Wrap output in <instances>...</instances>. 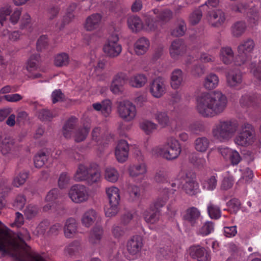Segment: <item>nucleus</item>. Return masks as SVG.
<instances>
[{"mask_svg":"<svg viewBox=\"0 0 261 261\" xmlns=\"http://www.w3.org/2000/svg\"><path fill=\"white\" fill-rule=\"evenodd\" d=\"M76 123L77 119L73 117H72L66 122L63 127V134L65 138H70L71 137L72 130Z\"/></svg>","mask_w":261,"mask_h":261,"instance_id":"nucleus-34","label":"nucleus"},{"mask_svg":"<svg viewBox=\"0 0 261 261\" xmlns=\"http://www.w3.org/2000/svg\"><path fill=\"white\" fill-rule=\"evenodd\" d=\"M77 224L76 220L72 218L66 220L64 227V232L66 238H71L77 231Z\"/></svg>","mask_w":261,"mask_h":261,"instance_id":"nucleus-24","label":"nucleus"},{"mask_svg":"<svg viewBox=\"0 0 261 261\" xmlns=\"http://www.w3.org/2000/svg\"><path fill=\"white\" fill-rule=\"evenodd\" d=\"M128 192L129 195V199L132 201L137 200L140 196L139 188L135 185H130L128 188Z\"/></svg>","mask_w":261,"mask_h":261,"instance_id":"nucleus-52","label":"nucleus"},{"mask_svg":"<svg viewBox=\"0 0 261 261\" xmlns=\"http://www.w3.org/2000/svg\"><path fill=\"white\" fill-rule=\"evenodd\" d=\"M238 129L237 123L231 120H220L212 129L213 137L220 141L228 140L235 134Z\"/></svg>","mask_w":261,"mask_h":261,"instance_id":"nucleus-4","label":"nucleus"},{"mask_svg":"<svg viewBox=\"0 0 261 261\" xmlns=\"http://www.w3.org/2000/svg\"><path fill=\"white\" fill-rule=\"evenodd\" d=\"M206 17L209 23L215 28L221 26L225 20L224 13L219 9L208 11Z\"/></svg>","mask_w":261,"mask_h":261,"instance_id":"nucleus-14","label":"nucleus"},{"mask_svg":"<svg viewBox=\"0 0 261 261\" xmlns=\"http://www.w3.org/2000/svg\"><path fill=\"white\" fill-rule=\"evenodd\" d=\"M153 12L154 14L156 15V17L159 20L164 22L170 20L172 17V11L168 9L160 10L158 9H155L153 10Z\"/></svg>","mask_w":261,"mask_h":261,"instance_id":"nucleus-37","label":"nucleus"},{"mask_svg":"<svg viewBox=\"0 0 261 261\" xmlns=\"http://www.w3.org/2000/svg\"><path fill=\"white\" fill-rule=\"evenodd\" d=\"M90 130V127L88 126L79 128L74 134V141L76 142L83 141L86 138Z\"/></svg>","mask_w":261,"mask_h":261,"instance_id":"nucleus-43","label":"nucleus"},{"mask_svg":"<svg viewBox=\"0 0 261 261\" xmlns=\"http://www.w3.org/2000/svg\"><path fill=\"white\" fill-rule=\"evenodd\" d=\"M186 30L187 27L185 22L183 20H180L178 22L177 27L171 32V35L174 37L182 36Z\"/></svg>","mask_w":261,"mask_h":261,"instance_id":"nucleus-46","label":"nucleus"},{"mask_svg":"<svg viewBox=\"0 0 261 261\" xmlns=\"http://www.w3.org/2000/svg\"><path fill=\"white\" fill-rule=\"evenodd\" d=\"M14 141L10 138L0 136V151L5 156H9L14 149Z\"/></svg>","mask_w":261,"mask_h":261,"instance_id":"nucleus-19","label":"nucleus"},{"mask_svg":"<svg viewBox=\"0 0 261 261\" xmlns=\"http://www.w3.org/2000/svg\"><path fill=\"white\" fill-rule=\"evenodd\" d=\"M92 107L95 110L100 111L105 117L108 116L112 111V102L109 99L104 100L101 103H94Z\"/></svg>","mask_w":261,"mask_h":261,"instance_id":"nucleus-25","label":"nucleus"},{"mask_svg":"<svg viewBox=\"0 0 261 261\" xmlns=\"http://www.w3.org/2000/svg\"><path fill=\"white\" fill-rule=\"evenodd\" d=\"M183 80L182 72L180 69L174 70L171 76V86L174 89H177L181 85Z\"/></svg>","mask_w":261,"mask_h":261,"instance_id":"nucleus-33","label":"nucleus"},{"mask_svg":"<svg viewBox=\"0 0 261 261\" xmlns=\"http://www.w3.org/2000/svg\"><path fill=\"white\" fill-rule=\"evenodd\" d=\"M185 51L186 46L182 39H177L172 42L170 48V53L172 58H177L178 56L183 54Z\"/></svg>","mask_w":261,"mask_h":261,"instance_id":"nucleus-22","label":"nucleus"},{"mask_svg":"<svg viewBox=\"0 0 261 261\" xmlns=\"http://www.w3.org/2000/svg\"><path fill=\"white\" fill-rule=\"evenodd\" d=\"M254 130L252 125L248 123L242 125L239 135L235 138L234 142L238 145L246 146L253 142Z\"/></svg>","mask_w":261,"mask_h":261,"instance_id":"nucleus-9","label":"nucleus"},{"mask_svg":"<svg viewBox=\"0 0 261 261\" xmlns=\"http://www.w3.org/2000/svg\"><path fill=\"white\" fill-rule=\"evenodd\" d=\"M169 199L168 189H164L162 194L160 195L159 198L154 202V206L158 210V208L164 206Z\"/></svg>","mask_w":261,"mask_h":261,"instance_id":"nucleus-45","label":"nucleus"},{"mask_svg":"<svg viewBox=\"0 0 261 261\" xmlns=\"http://www.w3.org/2000/svg\"><path fill=\"white\" fill-rule=\"evenodd\" d=\"M70 177L66 172L62 173L59 178L58 185L60 188H65L70 182Z\"/></svg>","mask_w":261,"mask_h":261,"instance_id":"nucleus-57","label":"nucleus"},{"mask_svg":"<svg viewBox=\"0 0 261 261\" xmlns=\"http://www.w3.org/2000/svg\"><path fill=\"white\" fill-rule=\"evenodd\" d=\"M149 46V40L144 37L141 38L134 45L135 51L138 55H143L147 50Z\"/></svg>","mask_w":261,"mask_h":261,"instance_id":"nucleus-29","label":"nucleus"},{"mask_svg":"<svg viewBox=\"0 0 261 261\" xmlns=\"http://www.w3.org/2000/svg\"><path fill=\"white\" fill-rule=\"evenodd\" d=\"M196 110L204 118H211L222 114L227 105V98L221 92H203L196 99Z\"/></svg>","mask_w":261,"mask_h":261,"instance_id":"nucleus-1","label":"nucleus"},{"mask_svg":"<svg viewBox=\"0 0 261 261\" xmlns=\"http://www.w3.org/2000/svg\"><path fill=\"white\" fill-rule=\"evenodd\" d=\"M119 37L116 34H112L103 47V50L110 57L118 56L122 50V47L118 43Z\"/></svg>","mask_w":261,"mask_h":261,"instance_id":"nucleus-10","label":"nucleus"},{"mask_svg":"<svg viewBox=\"0 0 261 261\" xmlns=\"http://www.w3.org/2000/svg\"><path fill=\"white\" fill-rule=\"evenodd\" d=\"M219 82L218 76L215 73H210L207 74L203 82L204 87L208 90H212L216 88Z\"/></svg>","mask_w":261,"mask_h":261,"instance_id":"nucleus-28","label":"nucleus"},{"mask_svg":"<svg viewBox=\"0 0 261 261\" xmlns=\"http://www.w3.org/2000/svg\"><path fill=\"white\" fill-rule=\"evenodd\" d=\"M61 197L60 190L57 188H54L48 192L46 196V200L49 202H53Z\"/></svg>","mask_w":261,"mask_h":261,"instance_id":"nucleus-56","label":"nucleus"},{"mask_svg":"<svg viewBox=\"0 0 261 261\" xmlns=\"http://www.w3.org/2000/svg\"><path fill=\"white\" fill-rule=\"evenodd\" d=\"M261 102V95L256 94L250 95L247 94L242 96L240 99V103L243 107H254Z\"/></svg>","mask_w":261,"mask_h":261,"instance_id":"nucleus-17","label":"nucleus"},{"mask_svg":"<svg viewBox=\"0 0 261 261\" xmlns=\"http://www.w3.org/2000/svg\"><path fill=\"white\" fill-rule=\"evenodd\" d=\"M127 81V76L125 73H119L116 74L112 81L117 84H119L123 86Z\"/></svg>","mask_w":261,"mask_h":261,"instance_id":"nucleus-62","label":"nucleus"},{"mask_svg":"<svg viewBox=\"0 0 261 261\" xmlns=\"http://www.w3.org/2000/svg\"><path fill=\"white\" fill-rule=\"evenodd\" d=\"M166 91V81L162 77L155 78L150 84V92L154 97H161L165 93Z\"/></svg>","mask_w":261,"mask_h":261,"instance_id":"nucleus-12","label":"nucleus"},{"mask_svg":"<svg viewBox=\"0 0 261 261\" xmlns=\"http://www.w3.org/2000/svg\"><path fill=\"white\" fill-rule=\"evenodd\" d=\"M55 116L49 110L42 109L38 112V118L41 121H50Z\"/></svg>","mask_w":261,"mask_h":261,"instance_id":"nucleus-58","label":"nucleus"},{"mask_svg":"<svg viewBox=\"0 0 261 261\" xmlns=\"http://www.w3.org/2000/svg\"><path fill=\"white\" fill-rule=\"evenodd\" d=\"M254 47V43L252 39H247L238 47V55L237 60L238 62L236 65L250 64V65H256L255 61H251L250 53Z\"/></svg>","mask_w":261,"mask_h":261,"instance_id":"nucleus-5","label":"nucleus"},{"mask_svg":"<svg viewBox=\"0 0 261 261\" xmlns=\"http://www.w3.org/2000/svg\"><path fill=\"white\" fill-rule=\"evenodd\" d=\"M29 173L23 171L15 176L13 179V185L16 187H19L23 185L28 178Z\"/></svg>","mask_w":261,"mask_h":261,"instance_id":"nucleus-44","label":"nucleus"},{"mask_svg":"<svg viewBox=\"0 0 261 261\" xmlns=\"http://www.w3.org/2000/svg\"><path fill=\"white\" fill-rule=\"evenodd\" d=\"M190 255L197 261H211V251L200 246H193L190 248Z\"/></svg>","mask_w":261,"mask_h":261,"instance_id":"nucleus-11","label":"nucleus"},{"mask_svg":"<svg viewBox=\"0 0 261 261\" xmlns=\"http://www.w3.org/2000/svg\"><path fill=\"white\" fill-rule=\"evenodd\" d=\"M101 219L98 214L93 210H89L84 213L82 218L83 225L89 227L95 222L98 223Z\"/></svg>","mask_w":261,"mask_h":261,"instance_id":"nucleus-18","label":"nucleus"},{"mask_svg":"<svg viewBox=\"0 0 261 261\" xmlns=\"http://www.w3.org/2000/svg\"><path fill=\"white\" fill-rule=\"evenodd\" d=\"M246 15L248 18V20L250 22L254 24L257 21L259 17V13L257 9L252 3L250 4V6L248 8Z\"/></svg>","mask_w":261,"mask_h":261,"instance_id":"nucleus-40","label":"nucleus"},{"mask_svg":"<svg viewBox=\"0 0 261 261\" xmlns=\"http://www.w3.org/2000/svg\"><path fill=\"white\" fill-rule=\"evenodd\" d=\"M128 27L133 32H138L142 28V21L137 16H132L127 19Z\"/></svg>","mask_w":261,"mask_h":261,"instance_id":"nucleus-38","label":"nucleus"},{"mask_svg":"<svg viewBox=\"0 0 261 261\" xmlns=\"http://www.w3.org/2000/svg\"><path fill=\"white\" fill-rule=\"evenodd\" d=\"M104 176L107 181L114 183L118 180L119 173L115 168L108 167L105 169Z\"/></svg>","mask_w":261,"mask_h":261,"instance_id":"nucleus-35","label":"nucleus"},{"mask_svg":"<svg viewBox=\"0 0 261 261\" xmlns=\"http://www.w3.org/2000/svg\"><path fill=\"white\" fill-rule=\"evenodd\" d=\"M64 97V95L61 90H55L51 94L53 103H55L58 101H63Z\"/></svg>","mask_w":261,"mask_h":261,"instance_id":"nucleus-64","label":"nucleus"},{"mask_svg":"<svg viewBox=\"0 0 261 261\" xmlns=\"http://www.w3.org/2000/svg\"><path fill=\"white\" fill-rule=\"evenodd\" d=\"M106 193L110 204H119L120 197L118 188L114 186L108 188L106 189Z\"/></svg>","mask_w":261,"mask_h":261,"instance_id":"nucleus-27","label":"nucleus"},{"mask_svg":"<svg viewBox=\"0 0 261 261\" xmlns=\"http://www.w3.org/2000/svg\"><path fill=\"white\" fill-rule=\"evenodd\" d=\"M126 228L118 224L113 225L111 228V232L114 238L119 239L125 233Z\"/></svg>","mask_w":261,"mask_h":261,"instance_id":"nucleus-49","label":"nucleus"},{"mask_svg":"<svg viewBox=\"0 0 261 261\" xmlns=\"http://www.w3.org/2000/svg\"><path fill=\"white\" fill-rule=\"evenodd\" d=\"M48 45L47 37L45 35H42L38 39L36 43V48L37 51H41L43 49L46 48Z\"/></svg>","mask_w":261,"mask_h":261,"instance_id":"nucleus-61","label":"nucleus"},{"mask_svg":"<svg viewBox=\"0 0 261 261\" xmlns=\"http://www.w3.org/2000/svg\"><path fill=\"white\" fill-rule=\"evenodd\" d=\"M129 175L132 177H137L145 174L147 172L146 165L144 163L130 166L128 169Z\"/></svg>","mask_w":261,"mask_h":261,"instance_id":"nucleus-31","label":"nucleus"},{"mask_svg":"<svg viewBox=\"0 0 261 261\" xmlns=\"http://www.w3.org/2000/svg\"><path fill=\"white\" fill-rule=\"evenodd\" d=\"M147 81L146 76L143 74H138L132 76L128 81L130 86L141 88L145 85Z\"/></svg>","mask_w":261,"mask_h":261,"instance_id":"nucleus-32","label":"nucleus"},{"mask_svg":"<svg viewBox=\"0 0 261 261\" xmlns=\"http://www.w3.org/2000/svg\"><path fill=\"white\" fill-rule=\"evenodd\" d=\"M79 245L77 242H72L67 246L64 249L65 254L69 256H72L79 251Z\"/></svg>","mask_w":261,"mask_h":261,"instance_id":"nucleus-55","label":"nucleus"},{"mask_svg":"<svg viewBox=\"0 0 261 261\" xmlns=\"http://www.w3.org/2000/svg\"><path fill=\"white\" fill-rule=\"evenodd\" d=\"M210 144V140L206 137H200L194 141V147L196 151L204 152L208 149Z\"/></svg>","mask_w":261,"mask_h":261,"instance_id":"nucleus-30","label":"nucleus"},{"mask_svg":"<svg viewBox=\"0 0 261 261\" xmlns=\"http://www.w3.org/2000/svg\"><path fill=\"white\" fill-rule=\"evenodd\" d=\"M189 129L193 133L198 134L203 132L205 129V127L203 122L197 121L191 124L189 126Z\"/></svg>","mask_w":261,"mask_h":261,"instance_id":"nucleus-54","label":"nucleus"},{"mask_svg":"<svg viewBox=\"0 0 261 261\" xmlns=\"http://www.w3.org/2000/svg\"><path fill=\"white\" fill-rule=\"evenodd\" d=\"M253 176V171L247 168L244 171L240 181L245 184L249 183L252 180Z\"/></svg>","mask_w":261,"mask_h":261,"instance_id":"nucleus-59","label":"nucleus"},{"mask_svg":"<svg viewBox=\"0 0 261 261\" xmlns=\"http://www.w3.org/2000/svg\"><path fill=\"white\" fill-rule=\"evenodd\" d=\"M202 187L203 189L208 191L214 190L217 185V179L215 175H212L207 177L201 183Z\"/></svg>","mask_w":261,"mask_h":261,"instance_id":"nucleus-41","label":"nucleus"},{"mask_svg":"<svg viewBox=\"0 0 261 261\" xmlns=\"http://www.w3.org/2000/svg\"><path fill=\"white\" fill-rule=\"evenodd\" d=\"M73 178L75 181H85L88 185H92L100 181L101 174L97 165L80 164Z\"/></svg>","mask_w":261,"mask_h":261,"instance_id":"nucleus-3","label":"nucleus"},{"mask_svg":"<svg viewBox=\"0 0 261 261\" xmlns=\"http://www.w3.org/2000/svg\"><path fill=\"white\" fill-rule=\"evenodd\" d=\"M103 233L104 230L102 226L96 223L89 232V242L93 245L99 244Z\"/></svg>","mask_w":261,"mask_h":261,"instance_id":"nucleus-20","label":"nucleus"},{"mask_svg":"<svg viewBox=\"0 0 261 261\" xmlns=\"http://www.w3.org/2000/svg\"><path fill=\"white\" fill-rule=\"evenodd\" d=\"M182 189L186 193L190 196L195 195L199 192L198 182L194 178H190L188 176H186Z\"/></svg>","mask_w":261,"mask_h":261,"instance_id":"nucleus-21","label":"nucleus"},{"mask_svg":"<svg viewBox=\"0 0 261 261\" xmlns=\"http://www.w3.org/2000/svg\"><path fill=\"white\" fill-rule=\"evenodd\" d=\"M71 64L69 60L68 55L62 53L56 56L55 59V65H67Z\"/></svg>","mask_w":261,"mask_h":261,"instance_id":"nucleus-48","label":"nucleus"},{"mask_svg":"<svg viewBox=\"0 0 261 261\" xmlns=\"http://www.w3.org/2000/svg\"><path fill=\"white\" fill-rule=\"evenodd\" d=\"M143 240L141 236H134L129 239L126 244V251L125 256L128 260L137 258L143 247Z\"/></svg>","mask_w":261,"mask_h":261,"instance_id":"nucleus-6","label":"nucleus"},{"mask_svg":"<svg viewBox=\"0 0 261 261\" xmlns=\"http://www.w3.org/2000/svg\"><path fill=\"white\" fill-rule=\"evenodd\" d=\"M70 199L75 203H81L88 200L90 195L88 188L82 184H75L68 191Z\"/></svg>","mask_w":261,"mask_h":261,"instance_id":"nucleus-8","label":"nucleus"},{"mask_svg":"<svg viewBox=\"0 0 261 261\" xmlns=\"http://www.w3.org/2000/svg\"><path fill=\"white\" fill-rule=\"evenodd\" d=\"M154 119L162 127H165L169 123V117L165 112L158 111L155 107H153L150 110Z\"/></svg>","mask_w":261,"mask_h":261,"instance_id":"nucleus-26","label":"nucleus"},{"mask_svg":"<svg viewBox=\"0 0 261 261\" xmlns=\"http://www.w3.org/2000/svg\"><path fill=\"white\" fill-rule=\"evenodd\" d=\"M140 127L146 134H149L156 129L157 125L151 121L146 120L140 123Z\"/></svg>","mask_w":261,"mask_h":261,"instance_id":"nucleus-50","label":"nucleus"},{"mask_svg":"<svg viewBox=\"0 0 261 261\" xmlns=\"http://www.w3.org/2000/svg\"><path fill=\"white\" fill-rule=\"evenodd\" d=\"M26 202V198L23 195L19 194L16 197L14 206L18 209L23 207Z\"/></svg>","mask_w":261,"mask_h":261,"instance_id":"nucleus-63","label":"nucleus"},{"mask_svg":"<svg viewBox=\"0 0 261 261\" xmlns=\"http://www.w3.org/2000/svg\"><path fill=\"white\" fill-rule=\"evenodd\" d=\"M181 152V148L178 141L173 137L167 138L163 146H158L152 149L153 154L160 156L167 161L177 159Z\"/></svg>","mask_w":261,"mask_h":261,"instance_id":"nucleus-2","label":"nucleus"},{"mask_svg":"<svg viewBox=\"0 0 261 261\" xmlns=\"http://www.w3.org/2000/svg\"><path fill=\"white\" fill-rule=\"evenodd\" d=\"M160 216V212L158 210L155 211H145L143 214L145 221L147 223L150 224L157 223L159 221Z\"/></svg>","mask_w":261,"mask_h":261,"instance_id":"nucleus-36","label":"nucleus"},{"mask_svg":"<svg viewBox=\"0 0 261 261\" xmlns=\"http://www.w3.org/2000/svg\"><path fill=\"white\" fill-rule=\"evenodd\" d=\"M201 213L198 208L191 206L187 208L184 219L191 226H196L200 221Z\"/></svg>","mask_w":261,"mask_h":261,"instance_id":"nucleus-13","label":"nucleus"},{"mask_svg":"<svg viewBox=\"0 0 261 261\" xmlns=\"http://www.w3.org/2000/svg\"><path fill=\"white\" fill-rule=\"evenodd\" d=\"M102 16L100 14L95 13L89 16L86 19L85 28L86 30L91 31L97 29L101 20Z\"/></svg>","mask_w":261,"mask_h":261,"instance_id":"nucleus-23","label":"nucleus"},{"mask_svg":"<svg viewBox=\"0 0 261 261\" xmlns=\"http://www.w3.org/2000/svg\"><path fill=\"white\" fill-rule=\"evenodd\" d=\"M129 145L127 141L120 140L115 149V155L117 161L120 163L125 162L128 155Z\"/></svg>","mask_w":261,"mask_h":261,"instance_id":"nucleus-16","label":"nucleus"},{"mask_svg":"<svg viewBox=\"0 0 261 261\" xmlns=\"http://www.w3.org/2000/svg\"><path fill=\"white\" fill-rule=\"evenodd\" d=\"M39 211V208L34 205H29L24 211V214L27 219H30L35 217Z\"/></svg>","mask_w":261,"mask_h":261,"instance_id":"nucleus-53","label":"nucleus"},{"mask_svg":"<svg viewBox=\"0 0 261 261\" xmlns=\"http://www.w3.org/2000/svg\"><path fill=\"white\" fill-rule=\"evenodd\" d=\"M226 83L228 87L235 88L242 82V74L241 71L237 68L229 70L226 74Z\"/></svg>","mask_w":261,"mask_h":261,"instance_id":"nucleus-15","label":"nucleus"},{"mask_svg":"<svg viewBox=\"0 0 261 261\" xmlns=\"http://www.w3.org/2000/svg\"><path fill=\"white\" fill-rule=\"evenodd\" d=\"M117 111L119 116L126 122L133 120L137 115L135 105L129 100H123L118 103Z\"/></svg>","mask_w":261,"mask_h":261,"instance_id":"nucleus-7","label":"nucleus"},{"mask_svg":"<svg viewBox=\"0 0 261 261\" xmlns=\"http://www.w3.org/2000/svg\"><path fill=\"white\" fill-rule=\"evenodd\" d=\"M207 212L210 217L212 219H217L221 216L220 208L214 204H209L207 206Z\"/></svg>","mask_w":261,"mask_h":261,"instance_id":"nucleus-51","label":"nucleus"},{"mask_svg":"<svg viewBox=\"0 0 261 261\" xmlns=\"http://www.w3.org/2000/svg\"><path fill=\"white\" fill-rule=\"evenodd\" d=\"M47 161V157L45 153L38 152L34 157V162L36 168L42 167Z\"/></svg>","mask_w":261,"mask_h":261,"instance_id":"nucleus-47","label":"nucleus"},{"mask_svg":"<svg viewBox=\"0 0 261 261\" xmlns=\"http://www.w3.org/2000/svg\"><path fill=\"white\" fill-rule=\"evenodd\" d=\"M214 224L211 221L205 222L202 226L199 228L197 233L202 236H206L214 231Z\"/></svg>","mask_w":261,"mask_h":261,"instance_id":"nucleus-42","label":"nucleus"},{"mask_svg":"<svg viewBox=\"0 0 261 261\" xmlns=\"http://www.w3.org/2000/svg\"><path fill=\"white\" fill-rule=\"evenodd\" d=\"M246 28L244 22L237 21L231 26V33L234 37H239L244 33Z\"/></svg>","mask_w":261,"mask_h":261,"instance_id":"nucleus-39","label":"nucleus"},{"mask_svg":"<svg viewBox=\"0 0 261 261\" xmlns=\"http://www.w3.org/2000/svg\"><path fill=\"white\" fill-rule=\"evenodd\" d=\"M154 180L158 183H164L167 181V173L164 170L158 171L154 177Z\"/></svg>","mask_w":261,"mask_h":261,"instance_id":"nucleus-60","label":"nucleus"}]
</instances>
